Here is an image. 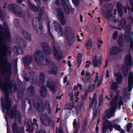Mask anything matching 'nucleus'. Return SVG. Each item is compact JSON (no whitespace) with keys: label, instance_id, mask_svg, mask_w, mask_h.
<instances>
[{"label":"nucleus","instance_id":"obj_1","mask_svg":"<svg viewBox=\"0 0 133 133\" xmlns=\"http://www.w3.org/2000/svg\"><path fill=\"white\" fill-rule=\"evenodd\" d=\"M6 55H4L1 54L0 56V83H13L10 82V78L12 72V64L9 62L6 58Z\"/></svg>","mask_w":133,"mask_h":133},{"label":"nucleus","instance_id":"obj_2","mask_svg":"<svg viewBox=\"0 0 133 133\" xmlns=\"http://www.w3.org/2000/svg\"><path fill=\"white\" fill-rule=\"evenodd\" d=\"M1 104L2 105V108L3 112H5V110L6 109L8 115L9 117L13 118L15 117L14 120V122L13 124L12 129L14 132L16 131L15 129L16 127V124H19L21 122L22 118V115L20 112L17 110V106L14 105L12 108L10 110L9 109L11 106V103L10 106H9V104H3L2 102V98H1Z\"/></svg>","mask_w":133,"mask_h":133},{"label":"nucleus","instance_id":"obj_3","mask_svg":"<svg viewBox=\"0 0 133 133\" xmlns=\"http://www.w3.org/2000/svg\"><path fill=\"white\" fill-rule=\"evenodd\" d=\"M123 102L121 97H119L118 100H117V97L116 96L111 101L110 105L111 106V108L106 114V118L109 119L113 116L115 110L117 107L119 109L120 106L123 105Z\"/></svg>","mask_w":133,"mask_h":133},{"label":"nucleus","instance_id":"obj_4","mask_svg":"<svg viewBox=\"0 0 133 133\" xmlns=\"http://www.w3.org/2000/svg\"><path fill=\"white\" fill-rule=\"evenodd\" d=\"M16 85L15 84L13 85L12 84H0V89L4 92L5 94V104H9V106H10L11 102L10 98L9 97V89L11 93L15 92L16 90Z\"/></svg>","mask_w":133,"mask_h":133},{"label":"nucleus","instance_id":"obj_5","mask_svg":"<svg viewBox=\"0 0 133 133\" xmlns=\"http://www.w3.org/2000/svg\"><path fill=\"white\" fill-rule=\"evenodd\" d=\"M129 54L126 55L125 58V62L126 66H122L121 67V70L122 73L125 77H126L128 75V68L130 67L132 62V57L131 52L129 51Z\"/></svg>","mask_w":133,"mask_h":133},{"label":"nucleus","instance_id":"obj_6","mask_svg":"<svg viewBox=\"0 0 133 133\" xmlns=\"http://www.w3.org/2000/svg\"><path fill=\"white\" fill-rule=\"evenodd\" d=\"M8 8L9 10L18 17L24 18L25 16V12L21 7L17 6L16 4H9L8 6Z\"/></svg>","mask_w":133,"mask_h":133},{"label":"nucleus","instance_id":"obj_7","mask_svg":"<svg viewBox=\"0 0 133 133\" xmlns=\"http://www.w3.org/2000/svg\"><path fill=\"white\" fill-rule=\"evenodd\" d=\"M34 56L36 62L38 64L41 65H45L44 62L43 55L42 52L39 50L36 51L34 54ZM51 61L48 59L47 58L45 59V65L49 64Z\"/></svg>","mask_w":133,"mask_h":133},{"label":"nucleus","instance_id":"obj_8","mask_svg":"<svg viewBox=\"0 0 133 133\" xmlns=\"http://www.w3.org/2000/svg\"><path fill=\"white\" fill-rule=\"evenodd\" d=\"M102 131L103 133H106L107 127H108L110 130H112L113 127V124L109 121L106 119L105 118L103 117L102 120ZM114 128L116 130L119 131L121 129L120 125L117 124H114Z\"/></svg>","mask_w":133,"mask_h":133},{"label":"nucleus","instance_id":"obj_9","mask_svg":"<svg viewBox=\"0 0 133 133\" xmlns=\"http://www.w3.org/2000/svg\"><path fill=\"white\" fill-rule=\"evenodd\" d=\"M61 3L64 12L66 15L73 13L74 9L72 8L69 0H61Z\"/></svg>","mask_w":133,"mask_h":133},{"label":"nucleus","instance_id":"obj_10","mask_svg":"<svg viewBox=\"0 0 133 133\" xmlns=\"http://www.w3.org/2000/svg\"><path fill=\"white\" fill-rule=\"evenodd\" d=\"M33 103L36 109L40 112H42L45 110L44 102L42 100L37 97H35L33 100Z\"/></svg>","mask_w":133,"mask_h":133},{"label":"nucleus","instance_id":"obj_11","mask_svg":"<svg viewBox=\"0 0 133 133\" xmlns=\"http://www.w3.org/2000/svg\"><path fill=\"white\" fill-rule=\"evenodd\" d=\"M40 117L41 122L43 125L46 126H48L50 124L51 126H54V121L50 119L46 114H43L40 115Z\"/></svg>","mask_w":133,"mask_h":133},{"label":"nucleus","instance_id":"obj_12","mask_svg":"<svg viewBox=\"0 0 133 133\" xmlns=\"http://www.w3.org/2000/svg\"><path fill=\"white\" fill-rule=\"evenodd\" d=\"M60 5V2L59 0V21L62 25H64L66 23V19L64 12L59 7Z\"/></svg>","mask_w":133,"mask_h":133},{"label":"nucleus","instance_id":"obj_13","mask_svg":"<svg viewBox=\"0 0 133 133\" xmlns=\"http://www.w3.org/2000/svg\"><path fill=\"white\" fill-rule=\"evenodd\" d=\"M41 46L44 53L46 54L51 55L52 50L48 44L45 42H43L41 44Z\"/></svg>","mask_w":133,"mask_h":133},{"label":"nucleus","instance_id":"obj_14","mask_svg":"<svg viewBox=\"0 0 133 133\" xmlns=\"http://www.w3.org/2000/svg\"><path fill=\"white\" fill-rule=\"evenodd\" d=\"M65 33L64 35L66 37V40L68 41V44L70 45L73 44L75 40V38L73 36L71 37L70 35L68 34L69 29L68 28H66L65 30Z\"/></svg>","mask_w":133,"mask_h":133},{"label":"nucleus","instance_id":"obj_15","mask_svg":"<svg viewBox=\"0 0 133 133\" xmlns=\"http://www.w3.org/2000/svg\"><path fill=\"white\" fill-rule=\"evenodd\" d=\"M49 69L51 70H48V72L49 74H54L56 75L57 74V67L54 63H51L49 65Z\"/></svg>","mask_w":133,"mask_h":133},{"label":"nucleus","instance_id":"obj_16","mask_svg":"<svg viewBox=\"0 0 133 133\" xmlns=\"http://www.w3.org/2000/svg\"><path fill=\"white\" fill-rule=\"evenodd\" d=\"M132 84H128V88H125L124 90L123 97L124 99L128 98L130 95V91L132 88Z\"/></svg>","mask_w":133,"mask_h":133},{"label":"nucleus","instance_id":"obj_17","mask_svg":"<svg viewBox=\"0 0 133 133\" xmlns=\"http://www.w3.org/2000/svg\"><path fill=\"white\" fill-rule=\"evenodd\" d=\"M33 60L32 56L30 55H26L23 58V62L24 65L27 66Z\"/></svg>","mask_w":133,"mask_h":133},{"label":"nucleus","instance_id":"obj_18","mask_svg":"<svg viewBox=\"0 0 133 133\" xmlns=\"http://www.w3.org/2000/svg\"><path fill=\"white\" fill-rule=\"evenodd\" d=\"M38 85L41 88L40 93L41 96L43 97H46L47 93L46 86H44V84H39Z\"/></svg>","mask_w":133,"mask_h":133},{"label":"nucleus","instance_id":"obj_19","mask_svg":"<svg viewBox=\"0 0 133 133\" xmlns=\"http://www.w3.org/2000/svg\"><path fill=\"white\" fill-rule=\"evenodd\" d=\"M101 57H100L98 58V60H97L96 56H95L92 61L93 65L94 67H98L101 65Z\"/></svg>","mask_w":133,"mask_h":133},{"label":"nucleus","instance_id":"obj_20","mask_svg":"<svg viewBox=\"0 0 133 133\" xmlns=\"http://www.w3.org/2000/svg\"><path fill=\"white\" fill-rule=\"evenodd\" d=\"M97 92H96L94 95L93 97L89 104L90 108H96L97 106V101L96 99Z\"/></svg>","mask_w":133,"mask_h":133},{"label":"nucleus","instance_id":"obj_21","mask_svg":"<svg viewBox=\"0 0 133 133\" xmlns=\"http://www.w3.org/2000/svg\"><path fill=\"white\" fill-rule=\"evenodd\" d=\"M121 52V49L116 46H112L110 50L109 54L111 55H115Z\"/></svg>","mask_w":133,"mask_h":133},{"label":"nucleus","instance_id":"obj_22","mask_svg":"<svg viewBox=\"0 0 133 133\" xmlns=\"http://www.w3.org/2000/svg\"><path fill=\"white\" fill-rule=\"evenodd\" d=\"M116 6L118 14L119 17H121L123 14V8L121 4L119 2L116 3Z\"/></svg>","mask_w":133,"mask_h":133},{"label":"nucleus","instance_id":"obj_23","mask_svg":"<svg viewBox=\"0 0 133 133\" xmlns=\"http://www.w3.org/2000/svg\"><path fill=\"white\" fill-rule=\"evenodd\" d=\"M115 75L116 77V80L117 83L115 82L112 83H121L123 79V76L121 73L119 72L115 73Z\"/></svg>","mask_w":133,"mask_h":133},{"label":"nucleus","instance_id":"obj_24","mask_svg":"<svg viewBox=\"0 0 133 133\" xmlns=\"http://www.w3.org/2000/svg\"><path fill=\"white\" fill-rule=\"evenodd\" d=\"M118 24L119 26L122 28H125L127 25V22L125 19L124 18H122L118 22Z\"/></svg>","mask_w":133,"mask_h":133},{"label":"nucleus","instance_id":"obj_25","mask_svg":"<svg viewBox=\"0 0 133 133\" xmlns=\"http://www.w3.org/2000/svg\"><path fill=\"white\" fill-rule=\"evenodd\" d=\"M21 33L22 35L28 41H31V35L25 30L23 29L21 30Z\"/></svg>","mask_w":133,"mask_h":133},{"label":"nucleus","instance_id":"obj_26","mask_svg":"<svg viewBox=\"0 0 133 133\" xmlns=\"http://www.w3.org/2000/svg\"><path fill=\"white\" fill-rule=\"evenodd\" d=\"M28 5L29 8L35 12H36L39 11V7L35 6L34 4H33L29 1L28 2Z\"/></svg>","mask_w":133,"mask_h":133},{"label":"nucleus","instance_id":"obj_27","mask_svg":"<svg viewBox=\"0 0 133 133\" xmlns=\"http://www.w3.org/2000/svg\"><path fill=\"white\" fill-rule=\"evenodd\" d=\"M117 42L119 47L121 48L123 47L124 43L123 35H120L119 36Z\"/></svg>","mask_w":133,"mask_h":133},{"label":"nucleus","instance_id":"obj_28","mask_svg":"<svg viewBox=\"0 0 133 133\" xmlns=\"http://www.w3.org/2000/svg\"><path fill=\"white\" fill-rule=\"evenodd\" d=\"M22 45H21V46H22L23 47L22 48L21 46L16 47V49H17V53H18L19 50L18 49L20 50L21 52L22 53L23 52V48H25L26 46L27 43L24 40L22 41Z\"/></svg>","mask_w":133,"mask_h":133},{"label":"nucleus","instance_id":"obj_29","mask_svg":"<svg viewBox=\"0 0 133 133\" xmlns=\"http://www.w3.org/2000/svg\"><path fill=\"white\" fill-rule=\"evenodd\" d=\"M93 42L90 40H88L86 41L85 48L88 50L91 49L93 47Z\"/></svg>","mask_w":133,"mask_h":133},{"label":"nucleus","instance_id":"obj_30","mask_svg":"<svg viewBox=\"0 0 133 133\" xmlns=\"http://www.w3.org/2000/svg\"><path fill=\"white\" fill-rule=\"evenodd\" d=\"M33 73L34 75L33 76H30L29 77H24V79L26 82H29V81H32V82L31 83H34V82L35 80V72H33Z\"/></svg>","mask_w":133,"mask_h":133},{"label":"nucleus","instance_id":"obj_31","mask_svg":"<svg viewBox=\"0 0 133 133\" xmlns=\"http://www.w3.org/2000/svg\"><path fill=\"white\" fill-rule=\"evenodd\" d=\"M45 80V77L44 74L41 72L39 76V79L38 83H44Z\"/></svg>","mask_w":133,"mask_h":133},{"label":"nucleus","instance_id":"obj_32","mask_svg":"<svg viewBox=\"0 0 133 133\" xmlns=\"http://www.w3.org/2000/svg\"><path fill=\"white\" fill-rule=\"evenodd\" d=\"M47 86L53 92H55L57 90V88L53 84H48Z\"/></svg>","mask_w":133,"mask_h":133},{"label":"nucleus","instance_id":"obj_33","mask_svg":"<svg viewBox=\"0 0 133 133\" xmlns=\"http://www.w3.org/2000/svg\"><path fill=\"white\" fill-rule=\"evenodd\" d=\"M35 91L34 87L31 85L28 88V93L30 95H32L34 93Z\"/></svg>","mask_w":133,"mask_h":133},{"label":"nucleus","instance_id":"obj_34","mask_svg":"<svg viewBox=\"0 0 133 133\" xmlns=\"http://www.w3.org/2000/svg\"><path fill=\"white\" fill-rule=\"evenodd\" d=\"M128 83H133V73L131 72L129 74Z\"/></svg>","mask_w":133,"mask_h":133},{"label":"nucleus","instance_id":"obj_35","mask_svg":"<svg viewBox=\"0 0 133 133\" xmlns=\"http://www.w3.org/2000/svg\"><path fill=\"white\" fill-rule=\"evenodd\" d=\"M51 21H49L47 24V26L48 29V31L49 35L52 37V38L54 39V36L52 34L50 30V23Z\"/></svg>","mask_w":133,"mask_h":133},{"label":"nucleus","instance_id":"obj_36","mask_svg":"<svg viewBox=\"0 0 133 133\" xmlns=\"http://www.w3.org/2000/svg\"><path fill=\"white\" fill-rule=\"evenodd\" d=\"M15 129L16 130V131L15 132H14L13 130L14 133H23L24 132V129L22 127H21L19 128H18L16 126V127Z\"/></svg>","mask_w":133,"mask_h":133},{"label":"nucleus","instance_id":"obj_37","mask_svg":"<svg viewBox=\"0 0 133 133\" xmlns=\"http://www.w3.org/2000/svg\"><path fill=\"white\" fill-rule=\"evenodd\" d=\"M54 55L57 61H58V50L56 49L54 46L53 48Z\"/></svg>","mask_w":133,"mask_h":133},{"label":"nucleus","instance_id":"obj_38","mask_svg":"<svg viewBox=\"0 0 133 133\" xmlns=\"http://www.w3.org/2000/svg\"><path fill=\"white\" fill-rule=\"evenodd\" d=\"M74 103H72L71 104H67L65 106V109L68 110L71 109L73 107Z\"/></svg>","mask_w":133,"mask_h":133},{"label":"nucleus","instance_id":"obj_39","mask_svg":"<svg viewBox=\"0 0 133 133\" xmlns=\"http://www.w3.org/2000/svg\"><path fill=\"white\" fill-rule=\"evenodd\" d=\"M45 103L46 107L47 108L48 112L49 114H50L51 112V109L49 101H48L46 100L45 101Z\"/></svg>","mask_w":133,"mask_h":133},{"label":"nucleus","instance_id":"obj_40","mask_svg":"<svg viewBox=\"0 0 133 133\" xmlns=\"http://www.w3.org/2000/svg\"><path fill=\"white\" fill-rule=\"evenodd\" d=\"M27 102L28 103L29 107V108L28 109V111L29 112H30L33 110V108L32 107V105L31 104V101L29 99H27Z\"/></svg>","mask_w":133,"mask_h":133},{"label":"nucleus","instance_id":"obj_41","mask_svg":"<svg viewBox=\"0 0 133 133\" xmlns=\"http://www.w3.org/2000/svg\"><path fill=\"white\" fill-rule=\"evenodd\" d=\"M39 31H41V32H38V34L42 35L44 31V29L42 26V23L41 22L39 24V26L38 27Z\"/></svg>","mask_w":133,"mask_h":133},{"label":"nucleus","instance_id":"obj_42","mask_svg":"<svg viewBox=\"0 0 133 133\" xmlns=\"http://www.w3.org/2000/svg\"><path fill=\"white\" fill-rule=\"evenodd\" d=\"M60 47L59 46V61L63 59V55H62V53L60 50Z\"/></svg>","mask_w":133,"mask_h":133},{"label":"nucleus","instance_id":"obj_43","mask_svg":"<svg viewBox=\"0 0 133 133\" xmlns=\"http://www.w3.org/2000/svg\"><path fill=\"white\" fill-rule=\"evenodd\" d=\"M59 32L61 34V36H63L64 35L63 30L62 27L61 26L60 24L59 23Z\"/></svg>","mask_w":133,"mask_h":133},{"label":"nucleus","instance_id":"obj_44","mask_svg":"<svg viewBox=\"0 0 133 133\" xmlns=\"http://www.w3.org/2000/svg\"><path fill=\"white\" fill-rule=\"evenodd\" d=\"M133 128V124L129 123L127 125V130L128 132H129L130 130L131 129Z\"/></svg>","mask_w":133,"mask_h":133},{"label":"nucleus","instance_id":"obj_45","mask_svg":"<svg viewBox=\"0 0 133 133\" xmlns=\"http://www.w3.org/2000/svg\"><path fill=\"white\" fill-rule=\"evenodd\" d=\"M84 104V103H81L80 105L79 106L78 108H77V110L81 111L82 109H83L85 107Z\"/></svg>","mask_w":133,"mask_h":133},{"label":"nucleus","instance_id":"obj_46","mask_svg":"<svg viewBox=\"0 0 133 133\" xmlns=\"http://www.w3.org/2000/svg\"><path fill=\"white\" fill-rule=\"evenodd\" d=\"M132 39L133 38L132 37H131L130 39V50H131L132 49H133V40Z\"/></svg>","mask_w":133,"mask_h":133},{"label":"nucleus","instance_id":"obj_47","mask_svg":"<svg viewBox=\"0 0 133 133\" xmlns=\"http://www.w3.org/2000/svg\"><path fill=\"white\" fill-rule=\"evenodd\" d=\"M68 97L70 101H72L74 98L73 94L72 93L69 94L68 95Z\"/></svg>","mask_w":133,"mask_h":133},{"label":"nucleus","instance_id":"obj_48","mask_svg":"<svg viewBox=\"0 0 133 133\" xmlns=\"http://www.w3.org/2000/svg\"><path fill=\"white\" fill-rule=\"evenodd\" d=\"M32 125L26 126L27 128L26 129V131H28L30 132H33V128L32 127Z\"/></svg>","mask_w":133,"mask_h":133},{"label":"nucleus","instance_id":"obj_49","mask_svg":"<svg viewBox=\"0 0 133 133\" xmlns=\"http://www.w3.org/2000/svg\"><path fill=\"white\" fill-rule=\"evenodd\" d=\"M53 23L55 27V29L56 31H58V23L56 21H53Z\"/></svg>","mask_w":133,"mask_h":133},{"label":"nucleus","instance_id":"obj_50","mask_svg":"<svg viewBox=\"0 0 133 133\" xmlns=\"http://www.w3.org/2000/svg\"><path fill=\"white\" fill-rule=\"evenodd\" d=\"M26 124L27 125L26 126L33 125H34V123H32L31 120L30 119L26 120Z\"/></svg>","mask_w":133,"mask_h":133},{"label":"nucleus","instance_id":"obj_51","mask_svg":"<svg viewBox=\"0 0 133 133\" xmlns=\"http://www.w3.org/2000/svg\"><path fill=\"white\" fill-rule=\"evenodd\" d=\"M87 92H85L84 95L82 96V102L84 101L87 97Z\"/></svg>","mask_w":133,"mask_h":133},{"label":"nucleus","instance_id":"obj_52","mask_svg":"<svg viewBox=\"0 0 133 133\" xmlns=\"http://www.w3.org/2000/svg\"><path fill=\"white\" fill-rule=\"evenodd\" d=\"M73 3L74 5L75 6L78 7L79 5V0H72Z\"/></svg>","mask_w":133,"mask_h":133},{"label":"nucleus","instance_id":"obj_53","mask_svg":"<svg viewBox=\"0 0 133 133\" xmlns=\"http://www.w3.org/2000/svg\"><path fill=\"white\" fill-rule=\"evenodd\" d=\"M27 99H23L22 102V107L23 109H24L26 107V104H25V100H26Z\"/></svg>","mask_w":133,"mask_h":133},{"label":"nucleus","instance_id":"obj_54","mask_svg":"<svg viewBox=\"0 0 133 133\" xmlns=\"http://www.w3.org/2000/svg\"><path fill=\"white\" fill-rule=\"evenodd\" d=\"M118 35V32L117 31H116L114 33L112 38L114 40H115L117 38Z\"/></svg>","mask_w":133,"mask_h":133},{"label":"nucleus","instance_id":"obj_55","mask_svg":"<svg viewBox=\"0 0 133 133\" xmlns=\"http://www.w3.org/2000/svg\"><path fill=\"white\" fill-rule=\"evenodd\" d=\"M117 84H112L111 85V88L113 90H115L117 88Z\"/></svg>","mask_w":133,"mask_h":133},{"label":"nucleus","instance_id":"obj_56","mask_svg":"<svg viewBox=\"0 0 133 133\" xmlns=\"http://www.w3.org/2000/svg\"><path fill=\"white\" fill-rule=\"evenodd\" d=\"M3 25L4 26V28H5L6 27H7L8 28V29H7V30H6L8 31V33L9 34H11L9 28L7 25V23L6 22H4L3 24Z\"/></svg>","mask_w":133,"mask_h":133},{"label":"nucleus","instance_id":"obj_57","mask_svg":"<svg viewBox=\"0 0 133 133\" xmlns=\"http://www.w3.org/2000/svg\"><path fill=\"white\" fill-rule=\"evenodd\" d=\"M124 37L126 42L127 43L129 42V33L127 34V35H125Z\"/></svg>","mask_w":133,"mask_h":133},{"label":"nucleus","instance_id":"obj_58","mask_svg":"<svg viewBox=\"0 0 133 133\" xmlns=\"http://www.w3.org/2000/svg\"><path fill=\"white\" fill-rule=\"evenodd\" d=\"M95 85L94 84L90 86L89 88L88 91H91L94 90L95 88Z\"/></svg>","mask_w":133,"mask_h":133},{"label":"nucleus","instance_id":"obj_59","mask_svg":"<svg viewBox=\"0 0 133 133\" xmlns=\"http://www.w3.org/2000/svg\"><path fill=\"white\" fill-rule=\"evenodd\" d=\"M82 59L81 58H79L78 59L77 61V68H78L80 65L81 64V62H82Z\"/></svg>","mask_w":133,"mask_h":133},{"label":"nucleus","instance_id":"obj_60","mask_svg":"<svg viewBox=\"0 0 133 133\" xmlns=\"http://www.w3.org/2000/svg\"><path fill=\"white\" fill-rule=\"evenodd\" d=\"M34 19L32 21V25L34 29L36 31L38 30L37 28V26L36 24H35L34 23Z\"/></svg>","mask_w":133,"mask_h":133},{"label":"nucleus","instance_id":"obj_61","mask_svg":"<svg viewBox=\"0 0 133 133\" xmlns=\"http://www.w3.org/2000/svg\"><path fill=\"white\" fill-rule=\"evenodd\" d=\"M98 72H96V76L95 80L94 81L95 83H96L98 80L99 77L98 76Z\"/></svg>","mask_w":133,"mask_h":133},{"label":"nucleus","instance_id":"obj_62","mask_svg":"<svg viewBox=\"0 0 133 133\" xmlns=\"http://www.w3.org/2000/svg\"><path fill=\"white\" fill-rule=\"evenodd\" d=\"M103 76L102 75H100L99 79L98 80V82L97 83H101L103 80Z\"/></svg>","mask_w":133,"mask_h":133},{"label":"nucleus","instance_id":"obj_63","mask_svg":"<svg viewBox=\"0 0 133 133\" xmlns=\"http://www.w3.org/2000/svg\"><path fill=\"white\" fill-rule=\"evenodd\" d=\"M42 17L39 16H38L37 17H36V18L37 19L36 20L37 21V20L38 21V22H40L41 21L42 19Z\"/></svg>","mask_w":133,"mask_h":133},{"label":"nucleus","instance_id":"obj_64","mask_svg":"<svg viewBox=\"0 0 133 133\" xmlns=\"http://www.w3.org/2000/svg\"><path fill=\"white\" fill-rule=\"evenodd\" d=\"M73 127L74 128H76V127L77 125V123L76 119H74V121L73 122Z\"/></svg>","mask_w":133,"mask_h":133}]
</instances>
